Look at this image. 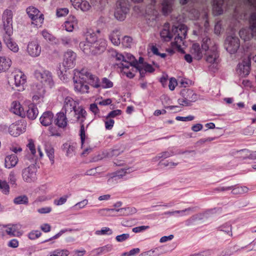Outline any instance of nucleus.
<instances>
[{
    "label": "nucleus",
    "mask_w": 256,
    "mask_h": 256,
    "mask_svg": "<svg viewBox=\"0 0 256 256\" xmlns=\"http://www.w3.org/2000/svg\"><path fill=\"white\" fill-rule=\"evenodd\" d=\"M56 124L60 128H65L68 125V118L66 113L60 112L56 114L55 120Z\"/></svg>",
    "instance_id": "a878e982"
},
{
    "label": "nucleus",
    "mask_w": 256,
    "mask_h": 256,
    "mask_svg": "<svg viewBox=\"0 0 256 256\" xmlns=\"http://www.w3.org/2000/svg\"><path fill=\"white\" fill-rule=\"evenodd\" d=\"M14 84L20 90H24V86L26 82V76L24 73L19 70H15L13 73Z\"/></svg>",
    "instance_id": "6ab92c4d"
},
{
    "label": "nucleus",
    "mask_w": 256,
    "mask_h": 256,
    "mask_svg": "<svg viewBox=\"0 0 256 256\" xmlns=\"http://www.w3.org/2000/svg\"><path fill=\"white\" fill-rule=\"evenodd\" d=\"M100 30H98L94 31L93 30L88 28L84 32L86 43L92 45L96 48L99 53L103 52L106 46V41L105 39L100 36Z\"/></svg>",
    "instance_id": "7ed1b4c3"
},
{
    "label": "nucleus",
    "mask_w": 256,
    "mask_h": 256,
    "mask_svg": "<svg viewBox=\"0 0 256 256\" xmlns=\"http://www.w3.org/2000/svg\"><path fill=\"white\" fill-rule=\"evenodd\" d=\"M68 10L67 8H60L56 10V15L58 17H62L66 16L68 13Z\"/></svg>",
    "instance_id": "e2e57ef3"
},
{
    "label": "nucleus",
    "mask_w": 256,
    "mask_h": 256,
    "mask_svg": "<svg viewBox=\"0 0 256 256\" xmlns=\"http://www.w3.org/2000/svg\"><path fill=\"white\" fill-rule=\"evenodd\" d=\"M14 202L16 204H27L28 202V199L26 196L22 195L15 198Z\"/></svg>",
    "instance_id": "37998d69"
},
{
    "label": "nucleus",
    "mask_w": 256,
    "mask_h": 256,
    "mask_svg": "<svg viewBox=\"0 0 256 256\" xmlns=\"http://www.w3.org/2000/svg\"><path fill=\"white\" fill-rule=\"evenodd\" d=\"M26 12L32 20V24L36 27H40L44 22V17L43 14L40 10L34 6H29L26 9Z\"/></svg>",
    "instance_id": "9b49d317"
},
{
    "label": "nucleus",
    "mask_w": 256,
    "mask_h": 256,
    "mask_svg": "<svg viewBox=\"0 0 256 256\" xmlns=\"http://www.w3.org/2000/svg\"><path fill=\"white\" fill-rule=\"evenodd\" d=\"M12 34L4 33L2 36L3 40L9 50L14 52H18L19 48L17 44L12 40L11 38Z\"/></svg>",
    "instance_id": "412c9836"
},
{
    "label": "nucleus",
    "mask_w": 256,
    "mask_h": 256,
    "mask_svg": "<svg viewBox=\"0 0 256 256\" xmlns=\"http://www.w3.org/2000/svg\"><path fill=\"white\" fill-rule=\"evenodd\" d=\"M88 204V200L86 199L84 200L81 202H80L76 203L74 206V208L76 210H80L86 206Z\"/></svg>",
    "instance_id": "bf43d9fd"
},
{
    "label": "nucleus",
    "mask_w": 256,
    "mask_h": 256,
    "mask_svg": "<svg viewBox=\"0 0 256 256\" xmlns=\"http://www.w3.org/2000/svg\"><path fill=\"white\" fill-rule=\"evenodd\" d=\"M97 235H110L112 234V230L109 228L104 227L100 230H98L96 232Z\"/></svg>",
    "instance_id": "864d4df0"
},
{
    "label": "nucleus",
    "mask_w": 256,
    "mask_h": 256,
    "mask_svg": "<svg viewBox=\"0 0 256 256\" xmlns=\"http://www.w3.org/2000/svg\"><path fill=\"white\" fill-rule=\"evenodd\" d=\"M204 50L202 48H200L198 44H194L190 49V52L194 58L198 60H200L202 58L204 54Z\"/></svg>",
    "instance_id": "cd10ccee"
},
{
    "label": "nucleus",
    "mask_w": 256,
    "mask_h": 256,
    "mask_svg": "<svg viewBox=\"0 0 256 256\" xmlns=\"http://www.w3.org/2000/svg\"><path fill=\"white\" fill-rule=\"evenodd\" d=\"M12 60L5 56H0V74L6 72L11 66Z\"/></svg>",
    "instance_id": "c85d7f7f"
},
{
    "label": "nucleus",
    "mask_w": 256,
    "mask_h": 256,
    "mask_svg": "<svg viewBox=\"0 0 256 256\" xmlns=\"http://www.w3.org/2000/svg\"><path fill=\"white\" fill-rule=\"evenodd\" d=\"M22 178L24 182L32 183L37 179L36 170L34 166H30L24 168L22 172Z\"/></svg>",
    "instance_id": "dca6fc26"
},
{
    "label": "nucleus",
    "mask_w": 256,
    "mask_h": 256,
    "mask_svg": "<svg viewBox=\"0 0 256 256\" xmlns=\"http://www.w3.org/2000/svg\"><path fill=\"white\" fill-rule=\"evenodd\" d=\"M79 106V102L71 96H66L64 99L62 110L65 113L75 110Z\"/></svg>",
    "instance_id": "a211bd4d"
},
{
    "label": "nucleus",
    "mask_w": 256,
    "mask_h": 256,
    "mask_svg": "<svg viewBox=\"0 0 256 256\" xmlns=\"http://www.w3.org/2000/svg\"><path fill=\"white\" fill-rule=\"evenodd\" d=\"M90 76V72L86 70H74L73 81L74 89L76 92L80 94L88 92L89 86L86 83Z\"/></svg>",
    "instance_id": "f03ea898"
},
{
    "label": "nucleus",
    "mask_w": 256,
    "mask_h": 256,
    "mask_svg": "<svg viewBox=\"0 0 256 256\" xmlns=\"http://www.w3.org/2000/svg\"><path fill=\"white\" fill-rule=\"evenodd\" d=\"M42 48L38 40L34 39L30 41L27 45L26 52L32 57H37L41 53Z\"/></svg>",
    "instance_id": "f3484780"
},
{
    "label": "nucleus",
    "mask_w": 256,
    "mask_h": 256,
    "mask_svg": "<svg viewBox=\"0 0 256 256\" xmlns=\"http://www.w3.org/2000/svg\"><path fill=\"white\" fill-rule=\"evenodd\" d=\"M192 210L190 208H186L182 210H176L172 212H168V214H179L180 216H184L186 214V213Z\"/></svg>",
    "instance_id": "0e129e2a"
},
{
    "label": "nucleus",
    "mask_w": 256,
    "mask_h": 256,
    "mask_svg": "<svg viewBox=\"0 0 256 256\" xmlns=\"http://www.w3.org/2000/svg\"><path fill=\"white\" fill-rule=\"evenodd\" d=\"M175 34H176L174 38V42H172V46L178 51H182V46L184 44V39L186 38L187 34V28L184 24H182L172 29Z\"/></svg>",
    "instance_id": "423d86ee"
},
{
    "label": "nucleus",
    "mask_w": 256,
    "mask_h": 256,
    "mask_svg": "<svg viewBox=\"0 0 256 256\" xmlns=\"http://www.w3.org/2000/svg\"><path fill=\"white\" fill-rule=\"evenodd\" d=\"M116 60V65L120 70L121 73L124 74L130 78H132L134 76L133 72V70H128L130 66L136 64V58L130 54L124 53L120 54L116 52L115 56Z\"/></svg>",
    "instance_id": "f257e3e1"
},
{
    "label": "nucleus",
    "mask_w": 256,
    "mask_h": 256,
    "mask_svg": "<svg viewBox=\"0 0 256 256\" xmlns=\"http://www.w3.org/2000/svg\"><path fill=\"white\" fill-rule=\"evenodd\" d=\"M70 252L66 249H57L50 253L49 256H68Z\"/></svg>",
    "instance_id": "de8ad7c7"
},
{
    "label": "nucleus",
    "mask_w": 256,
    "mask_h": 256,
    "mask_svg": "<svg viewBox=\"0 0 256 256\" xmlns=\"http://www.w3.org/2000/svg\"><path fill=\"white\" fill-rule=\"evenodd\" d=\"M120 32L118 30L112 31L109 35V38L114 46H118L120 44Z\"/></svg>",
    "instance_id": "72a5a7b5"
},
{
    "label": "nucleus",
    "mask_w": 256,
    "mask_h": 256,
    "mask_svg": "<svg viewBox=\"0 0 256 256\" xmlns=\"http://www.w3.org/2000/svg\"><path fill=\"white\" fill-rule=\"evenodd\" d=\"M2 24L4 33L12 34V12L9 10H5L2 14Z\"/></svg>",
    "instance_id": "2eb2a0df"
},
{
    "label": "nucleus",
    "mask_w": 256,
    "mask_h": 256,
    "mask_svg": "<svg viewBox=\"0 0 256 256\" xmlns=\"http://www.w3.org/2000/svg\"><path fill=\"white\" fill-rule=\"evenodd\" d=\"M172 10V0H164L162 3V10L164 14L170 13Z\"/></svg>",
    "instance_id": "ea45409f"
},
{
    "label": "nucleus",
    "mask_w": 256,
    "mask_h": 256,
    "mask_svg": "<svg viewBox=\"0 0 256 256\" xmlns=\"http://www.w3.org/2000/svg\"><path fill=\"white\" fill-rule=\"evenodd\" d=\"M0 190L5 194H9L10 186L6 181L0 180Z\"/></svg>",
    "instance_id": "3c124183"
},
{
    "label": "nucleus",
    "mask_w": 256,
    "mask_h": 256,
    "mask_svg": "<svg viewBox=\"0 0 256 256\" xmlns=\"http://www.w3.org/2000/svg\"><path fill=\"white\" fill-rule=\"evenodd\" d=\"M27 116L30 120H34L38 114V110L36 106L32 104L27 110Z\"/></svg>",
    "instance_id": "f704fd0d"
},
{
    "label": "nucleus",
    "mask_w": 256,
    "mask_h": 256,
    "mask_svg": "<svg viewBox=\"0 0 256 256\" xmlns=\"http://www.w3.org/2000/svg\"><path fill=\"white\" fill-rule=\"evenodd\" d=\"M76 146L74 144H70L66 143L64 144V150L66 153V156L72 157L75 154Z\"/></svg>",
    "instance_id": "4c0bfd02"
},
{
    "label": "nucleus",
    "mask_w": 256,
    "mask_h": 256,
    "mask_svg": "<svg viewBox=\"0 0 256 256\" xmlns=\"http://www.w3.org/2000/svg\"><path fill=\"white\" fill-rule=\"evenodd\" d=\"M78 26V20L75 16H70L64 23L65 30L69 32L73 31L74 28Z\"/></svg>",
    "instance_id": "bb28decb"
},
{
    "label": "nucleus",
    "mask_w": 256,
    "mask_h": 256,
    "mask_svg": "<svg viewBox=\"0 0 256 256\" xmlns=\"http://www.w3.org/2000/svg\"><path fill=\"white\" fill-rule=\"evenodd\" d=\"M36 78L40 80L44 84L52 88L54 85L52 76L51 72L48 70H36L34 72Z\"/></svg>",
    "instance_id": "ddd939ff"
},
{
    "label": "nucleus",
    "mask_w": 256,
    "mask_h": 256,
    "mask_svg": "<svg viewBox=\"0 0 256 256\" xmlns=\"http://www.w3.org/2000/svg\"><path fill=\"white\" fill-rule=\"evenodd\" d=\"M220 230L224 232L230 237L232 236V227L230 223H226L219 228Z\"/></svg>",
    "instance_id": "c03bdc74"
},
{
    "label": "nucleus",
    "mask_w": 256,
    "mask_h": 256,
    "mask_svg": "<svg viewBox=\"0 0 256 256\" xmlns=\"http://www.w3.org/2000/svg\"><path fill=\"white\" fill-rule=\"evenodd\" d=\"M45 88L40 85L36 86L34 89V94L32 100L34 102H38L40 100L43 99L46 94Z\"/></svg>",
    "instance_id": "4be33fe9"
},
{
    "label": "nucleus",
    "mask_w": 256,
    "mask_h": 256,
    "mask_svg": "<svg viewBox=\"0 0 256 256\" xmlns=\"http://www.w3.org/2000/svg\"><path fill=\"white\" fill-rule=\"evenodd\" d=\"M22 126L20 123L12 124L8 128L9 134L14 136H18L24 132V128Z\"/></svg>",
    "instance_id": "b1692460"
},
{
    "label": "nucleus",
    "mask_w": 256,
    "mask_h": 256,
    "mask_svg": "<svg viewBox=\"0 0 256 256\" xmlns=\"http://www.w3.org/2000/svg\"><path fill=\"white\" fill-rule=\"evenodd\" d=\"M160 35L162 39L166 42L170 41L172 37V33L170 31V24H166L160 32Z\"/></svg>",
    "instance_id": "2f4dec72"
},
{
    "label": "nucleus",
    "mask_w": 256,
    "mask_h": 256,
    "mask_svg": "<svg viewBox=\"0 0 256 256\" xmlns=\"http://www.w3.org/2000/svg\"><path fill=\"white\" fill-rule=\"evenodd\" d=\"M18 161V158L14 154L7 156L4 160V166L7 168H11L14 167Z\"/></svg>",
    "instance_id": "c756f323"
},
{
    "label": "nucleus",
    "mask_w": 256,
    "mask_h": 256,
    "mask_svg": "<svg viewBox=\"0 0 256 256\" xmlns=\"http://www.w3.org/2000/svg\"><path fill=\"white\" fill-rule=\"evenodd\" d=\"M223 2L224 0H214L212 10L215 14L218 15L222 13Z\"/></svg>",
    "instance_id": "c9c22d12"
},
{
    "label": "nucleus",
    "mask_w": 256,
    "mask_h": 256,
    "mask_svg": "<svg viewBox=\"0 0 256 256\" xmlns=\"http://www.w3.org/2000/svg\"><path fill=\"white\" fill-rule=\"evenodd\" d=\"M182 98L178 99V102L180 105L182 106H190L197 99V95L190 89H183L180 92Z\"/></svg>",
    "instance_id": "1a4fd4ad"
},
{
    "label": "nucleus",
    "mask_w": 256,
    "mask_h": 256,
    "mask_svg": "<svg viewBox=\"0 0 256 256\" xmlns=\"http://www.w3.org/2000/svg\"><path fill=\"white\" fill-rule=\"evenodd\" d=\"M54 119V114L50 111H47L42 114L40 118L41 124L45 126L50 125Z\"/></svg>",
    "instance_id": "393cba45"
},
{
    "label": "nucleus",
    "mask_w": 256,
    "mask_h": 256,
    "mask_svg": "<svg viewBox=\"0 0 256 256\" xmlns=\"http://www.w3.org/2000/svg\"><path fill=\"white\" fill-rule=\"evenodd\" d=\"M46 156L49 158L51 164H53L54 162V148L51 146H46Z\"/></svg>",
    "instance_id": "49530a36"
},
{
    "label": "nucleus",
    "mask_w": 256,
    "mask_h": 256,
    "mask_svg": "<svg viewBox=\"0 0 256 256\" xmlns=\"http://www.w3.org/2000/svg\"><path fill=\"white\" fill-rule=\"evenodd\" d=\"M211 41L210 38H205L202 40V48L206 52V61L210 64V66H214L219 62V55L217 52V46L215 44L211 46L210 48Z\"/></svg>",
    "instance_id": "20e7f679"
},
{
    "label": "nucleus",
    "mask_w": 256,
    "mask_h": 256,
    "mask_svg": "<svg viewBox=\"0 0 256 256\" xmlns=\"http://www.w3.org/2000/svg\"><path fill=\"white\" fill-rule=\"evenodd\" d=\"M118 212L119 210L110 209V208H102L98 210V214L100 216H110V212Z\"/></svg>",
    "instance_id": "8fccbe9b"
},
{
    "label": "nucleus",
    "mask_w": 256,
    "mask_h": 256,
    "mask_svg": "<svg viewBox=\"0 0 256 256\" xmlns=\"http://www.w3.org/2000/svg\"><path fill=\"white\" fill-rule=\"evenodd\" d=\"M240 46V40L236 36H230L226 38L224 42V47L230 54H236Z\"/></svg>",
    "instance_id": "4468645a"
},
{
    "label": "nucleus",
    "mask_w": 256,
    "mask_h": 256,
    "mask_svg": "<svg viewBox=\"0 0 256 256\" xmlns=\"http://www.w3.org/2000/svg\"><path fill=\"white\" fill-rule=\"evenodd\" d=\"M81 146L82 148L84 150L82 154L83 156H85L88 154L90 152L92 151V148H90L89 146V140L86 136L85 140L84 142V146H82V142H81Z\"/></svg>",
    "instance_id": "09e8293b"
},
{
    "label": "nucleus",
    "mask_w": 256,
    "mask_h": 256,
    "mask_svg": "<svg viewBox=\"0 0 256 256\" xmlns=\"http://www.w3.org/2000/svg\"><path fill=\"white\" fill-rule=\"evenodd\" d=\"M178 85L177 80L175 78H172L168 80V88L170 90H174Z\"/></svg>",
    "instance_id": "69168bd1"
},
{
    "label": "nucleus",
    "mask_w": 256,
    "mask_h": 256,
    "mask_svg": "<svg viewBox=\"0 0 256 256\" xmlns=\"http://www.w3.org/2000/svg\"><path fill=\"white\" fill-rule=\"evenodd\" d=\"M27 146H28L31 154L37 158L38 156H39L40 158H42L44 154H43V153H42L41 149L40 148V146L38 147L37 149L38 150V154H37L34 143L32 140H30L28 141V144Z\"/></svg>",
    "instance_id": "473e14b6"
},
{
    "label": "nucleus",
    "mask_w": 256,
    "mask_h": 256,
    "mask_svg": "<svg viewBox=\"0 0 256 256\" xmlns=\"http://www.w3.org/2000/svg\"><path fill=\"white\" fill-rule=\"evenodd\" d=\"M113 86V83L112 81L106 78H104L102 80L100 87L102 88H109Z\"/></svg>",
    "instance_id": "5fc2aeb1"
},
{
    "label": "nucleus",
    "mask_w": 256,
    "mask_h": 256,
    "mask_svg": "<svg viewBox=\"0 0 256 256\" xmlns=\"http://www.w3.org/2000/svg\"><path fill=\"white\" fill-rule=\"evenodd\" d=\"M10 110L18 116H25L24 108L18 101L15 100L12 102Z\"/></svg>",
    "instance_id": "5701e85b"
},
{
    "label": "nucleus",
    "mask_w": 256,
    "mask_h": 256,
    "mask_svg": "<svg viewBox=\"0 0 256 256\" xmlns=\"http://www.w3.org/2000/svg\"><path fill=\"white\" fill-rule=\"evenodd\" d=\"M136 69L138 70L141 77H144L146 72H152L154 69L149 64H140L136 66Z\"/></svg>",
    "instance_id": "7c9ffc66"
},
{
    "label": "nucleus",
    "mask_w": 256,
    "mask_h": 256,
    "mask_svg": "<svg viewBox=\"0 0 256 256\" xmlns=\"http://www.w3.org/2000/svg\"><path fill=\"white\" fill-rule=\"evenodd\" d=\"M172 155H174V152H172L166 151L159 154L156 156L154 157L152 160L153 162H156L158 161L160 158L164 159L169 158Z\"/></svg>",
    "instance_id": "79ce46f5"
},
{
    "label": "nucleus",
    "mask_w": 256,
    "mask_h": 256,
    "mask_svg": "<svg viewBox=\"0 0 256 256\" xmlns=\"http://www.w3.org/2000/svg\"><path fill=\"white\" fill-rule=\"evenodd\" d=\"M68 196L66 195L58 199L54 200V204L56 206H61L65 204L67 200Z\"/></svg>",
    "instance_id": "052dcab7"
},
{
    "label": "nucleus",
    "mask_w": 256,
    "mask_h": 256,
    "mask_svg": "<svg viewBox=\"0 0 256 256\" xmlns=\"http://www.w3.org/2000/svg\"><path fill=\"white\" fill-rule=\"evenodd\" d=\"M74 116L76 121L80 124V137L82 140V146H84V142L86 138V130L84 124V122L86 120L87 112L84 108L82 106H79L74 110Z\"/></svg>",
    "instance_id": "0eeeda50"
},
{
    "label": "nucleus",
    "mask_w": 256,
    "mask_h": 256,
    "mask_svg": "<svg viewBox=\"0 0 256 256\" xmlns=\"http://www.w3.org/2000/svg\"><path fill=\"white\" fill-rule=\"evenodd\" d=\"M105 127L106 130H111L114 125V120L109 118L108 116L106 118V120L104 121Z\"/></svg>",
    "instance_id": "13d9d810"
},
{
    "label": "nucleus",
    "mask_w": 256,
    "mask_h": 256,
    "mask_svg": "<svg viewBox=\"0 0 256 256\" xmlns=\"http://www.w3.org/2000/svg\"><path fill=\"white\" fill-rule=\"evenodd\" d=\"M41 232L38 230H32L28 234V237L32 240H35L41 236Z\"/></svg>",
    "instance_id": "680f3d73"
},
{
    "label": "nucleus",
    "mask_w": 256,
    "mask_h": 256,
    "mask_svg": "<svg viewBox=\"0 0 256 256\" xmlns=\"http://www.w3.org/2000/svg\"><path fill=\"white\" fill-rule=\"evenodd\" d=\"M6 234L10 236H20L22 232L20 230V226L18 224H8L3 226Z\"/></svg>",
    "instance_id": "aec40b11"
},
{
    "label": "nucleus",
    "mask_w": 256,
    "mask_h": 256,
    "mask_svg": "<svg viewBox=\"0 0 256 256\" xmlns=\"http://www.w3.org/2000/svg\"><path fill=\"white\" fill-rule=\"evenodd\" d=\"M129 238V234H122L117 236L116 239L118 242H122L128 239Z\"/></svg>",
    "instance_id": "338daca9"
},
{
    "label": "nucleus",
    "mask_w": 256,
    "mask_h": 256,
    "mask_svg": "<svg viewBox=\"0 0 256 256\" xmlns=\"http://www.w3.org/2000/svg\"><path fill=\"white\" fill-rule=\"evenodd\" d=\"M112 249V246L111 244H107L104 246L99 248L96 249L97 253L100 254L102 253H106L111 251Z\"/></svg>",
    "instance_id": "603ef678"
},
{
    "label": "nucleus",
    "mask_w": 256,
    "mask_h": 256,
    "mask_svg": "<svg viewBox=\"0 0 256 256\" xmlns=\"http://www.w3.org/2000/svg\"><path fill=\"white\" fill-rule=\"evenodd\" d=\"M130 10V4L128 0H119L117 2L114 12L115 18L118 20H124Z\"/></svg>",
    "instance_id": "9d476101"
},
{
    "label": "nucleus",
    "mask_w": 256,
    "mask_h": 256,
    "mask_svg": "<svg viewBox=\"0 0 256 256\" xmlns=\"http://www.w3.org/2000/svg\"><path fill=\"white\" fill-rule=\"evenodd\" d=\"M48 130L51 136H59L60 135L58 129L56 126H50Z\"/></svg>",
    "instance_id": "774afa93"
},
{
    "label": "nucleus",
    "mask_w": 256,
    "mask_h": 256,
    "mask_svg": "<svg viewBox=\"0 0 256 256\" xmlns=\"http://www.w3.org/2000/svg\"><path fill=\"white\" fill-rule=\"evenodd\" d=\"M132 43V39L130 36H124L122 39V44L124 47H130Z\"/></svg>",
    "instance_id": "4d7b16f0"
},
{
    "label": "nucleus",
    "mask_w": 256,
    "mask_h": 256,
    "mask_svg": "<svg viewBox=\"0 0 256 256\" xmlns=\"http://www.w3.org/2000/svg\"><path fill=\"white\" fill-rule=\"evenodd\" d=\"M248 188L246 186L236 187L232 190V193L234 194H242L248 192Z\"/></svg>",
    "instance_id": "6e6d98bb"
},
{
    "label": "nucleus",
    "mask_w": 256,
    "mask_h": 256,
    "mask_svg": "<svg viewBox=\"0 0 256 256\" xmlns=\"http://www.w3.org/2000/svg\"><path fill=\"white\" fill-rule=\"evenodd\" d=\"M76 54L72 50H68L64 52L63 56L62 62L58 67V74L60 76L64 75V73L70 68H74L75 66Z\"/></svg>",
    "instance_id": "39448f33"
},
{
    "label": "nucleus",
    "mask_w": 256,
    "mask_h": 256,
    "mask_svg": "<svg viewBox=\"0 0 256 256\" xmlns=\"http://www.w3.org/2000/svg\"><path fill=\"white\" fill-rule=\"evenodd\" d=\"M74 7L76 9H80L82 12H87L91 8V6L86 0H81L77 4H74Z\"/></svg>",
    "instance_id": "e433bc0d"
},
{
    "label": "nucleus",
    "mask_w": 256,
    "mask_h": 256,
    "mask_svg": "<svg viewBox=\"0 0 256 256\" xmlns=\"http://www.w3.org/2000/svg\"><path fill=\"white\" fill-rule=\"evenodd\" d=\"M90 76L88 81L89 84L95 88L100 87V84L98 78L97 76L92 75L90 73Z\"/></svg>",
    "instance_id": "a18cd8bd"
},
{
    "label": "nucleus",
    "mask_w": 256,
    "mask_h": 256,
    "mask_svg": "<svg viewBox=\"0 0 256 256\" xmlns=\"http://www.w3.org/2000/svg\"><path fill=\"white\" fill-rule=\"evenodd\" d=\"M250 28H248L242 29L239 34L240 38L244 41H248L256 36V15L255 14H251L249 18Z\"/></svg>",
    "instance_id": "6e6552de"
},
{
    "label": "nucleus",
    "mask_w": 256,
    "mask_h": 256,
    "mask_svg": "<svg viewBox=\"0 0 256 256\" xmlns=\"http://www.w3.org/2000/svg\"><path fill=\"white\" fill-rule=\"evenodd\" d=\"M250 58L248 57L244 58L238 64L236 71V74L240 78L248 76L250 70Z\"/></svg>",
    "instance_id": "f8f14e48"
},
{
    "label": "nucleus",
    "mask_w": 256,
    "mask_h": 256,
    "mask_svg": "<svg viewBox=\"0 0 256 256\" xmlns=\"http://www.w3.org/2000/svg\"><path fill=\"white\" fill-rule=\"evenodd\" d=\"M43 38L48 42L52 44H58V40L46 30H44L42 32Z\"/></svg>",
    "instance_id": "58836bf2"
},
{
    "label": "nucleus",
    "mask_w": 256,
    "mask_h": 256,
    "mask_svg": "<svg viewBox=\"0 0 256 256\" xmlns=\"http://www.w3.org/2000/svg\"><path fill=\"white\" fill-rule=\"evenodd\" d=\"M80 46L81 50L85 53H88L89 50H90L93 54L99 53V51L94 52V50H92V48H94L90 44L86 43V42H81L80 44Z\"/></svg>",
    "instance_id": "a19ab883"
}]
</instances>
